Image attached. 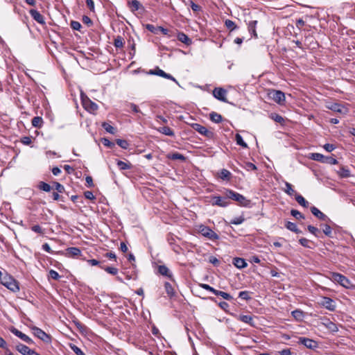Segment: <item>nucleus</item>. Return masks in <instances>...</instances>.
<instances>
[{"instance_id": "nucleus-1", "label": "nucleus", "mask_w": 355, "mask_h": 355, "mask_svg": "<svg viewBox=\"0 0 355 355\" xmlns=\"http://www.w3.org/2000/svg\"><path fill=\"white\" fill-rule=\"evenodd\" d=\"M0 282L2 285L12 292L19 291L18 282L10 275L0 272Z\"/></svg>"}, {"instance_id": "nucleus-2", "label": "nucleus", "mask_w": 355, "mask_h": 355, "mask_svg": "<svg viewBox=\"0 0 355 355\" xmlns=\"http://www.w3.org/2000/svg\"><path fill=\"white\" fill-rule=\"evenodd\" d=\"M225 196L228 199H232L236 202H237L239 205L248 207L250 204V200H248L245 196L243 195L229 189H225L224 191Z\"/></svg>"}, {"instance_id": "nucleus-3", "label": "nucleus", "mask_w": 355, "mask_h": 355, "mask_svg": "<svg viewBox=\"0 0 355 355\" xmlns=\"http://www.w3.org/2000/svg\"><path fill=\"white\" fill-rule=\"evenodd\" d=\"M309 158L321 163L329 164L332 165L338 164V160L336 159L331 157H327L318 153H311Z\"/></svg>"}, {"instance_id": "nucleus-4", "label": "nucleus", "mask_w": 355, "mask_h": 355, "mask_svg": "<svg viewBox=\"0 0 355 355\" xmlns=\"http://www.w3.org/2000/svg\"><path fill=\"white\" fill-rule=\"evenodd\" d=\"M198 232L203 236L209 239L211 241H216L219 239V236L207 226L203 225H200L198 228Z\"/></svg>"}, {"instance_id": "nucleus-5", "label": "nucleus", "mask_w": 355, "mask_h": 355, "mask_svg": "<svg viewBox=\"0 0 355 355\" xmlns=\"http://www.w3.org/2000/svg\"><path fill=\"white\" fill-rule=\"evenodd\" d=\"M331 279L334 282L338 283L346 288H349L352 286L350 281L342 274L334 272L332 273Z\"/></svg>"}, {"instance_id": "nucleus-6", "label": "nucleus", "mask_w": 355, "mask_h": 355, "mask_svg": "<svg viewBox=\"0 0 355 355\" xmlns=\"http://www.w3.org/2000/svg\"><path fill=\"white\" fill-rule=\"evenodd\" d=\"M191 127L196 132H198L200 135L206 137L208 139H213L214 137V132L208 130L206 127H205L199 123H193V124H191Z\"/></svg>"}, {"instance_id": "nucleus-7", "label": "nucleus", "mask_w": 355, "mask_h": 355, "mask_svg": "<svg viewBox=\"0 0 355 355\" xmlns=\"http://www.w3.org/2000/svg\"><path fill=\"white\" fill-rule=\"evenodd\" d=\"M33 334L35 336L37 337L39 339L42 340L43 342L46 343H49L51 341V336L45 333L42 329H40L37 327H31Z\"/></svg>"}, {"instance_id": "nucleus-8", "label": "nucleus", "mask_w": 355, "mask_h": 355, "mask_svg": "<svg viewBox=\"0 0 355 355\" xmlns=\"http://www.w3.org/2000/svg\"><path fill=\"white\" fill-rule=\"evenodd\" d=\"M270 98L272 99L275 103L283 105L286 101L285 94L280 90H272L270 94Z\"/></svg>"}, {"instance_id": "nucleus-9", "label": "nucleus", "mask_w": 355, "mask_h": 355, "mask_svg": "<svg viewBox=\"0 0 355 355\" xmlns=\"http://www.w3.org/2000/svg\"><path fill=\"white\" fill-rule=\"evenodd\" d=\"M82 103L86 110L89 112H94L98 110V105L92 101L87 96H81Z\"/></svg>"}, {"instance_id": "nucleus-10", "label": "nucleus", "mask_w": 355, "mask_h": 355, "mask_svg": "<svg viewBox=\"0 0 355 355\" xmlns=\"http://www.w3.org/2000/svg\"><path fill=\"white\" fill-rule=\"evenodd\" d=\"M212 199L214 201L211 202V205L214 206L216 205L220 207H226L230 204L226 196L225 197L212 196Z\"/></svg>"}, {"instance_id": "nucleus-11", "label": "nucleus", "mask_w": 355, "mask_h": 355, "mask_svg": "<svg viewBox=\"0 0 355 355\" xmlns=\"http://www.w3.org/2000/svg\"><path fill=\"white\" fill-rule=\"evenodd\" d=\"M17 350L23 355H40L35 350L30 349L28 346L19 343L16 346Z\"/></svg>"}, {"instance_id": "nucleus-12", "label": "nucleus", "mask_w": 355, "mask_h": 355, "mask_svg": "<svg viewBox=\"0 0 355 355\" xmlns=\"http://www.w3.org/2000/svg\"><path fill=\"white\" fill-rule=\"evenodd\" d=\"M299 343L311 349H313L318 347V343L316 341L305 337L300 338Z\"/></svg>"}, {"instance_id": "nucleus-13", "label": "nucleus", "mask_w": 355, "mask_h": 355, "mask_svg": "<svg viewBox=\"0 0 355 355\" xmlns=\"http://www.w3.org/2000/svg\"><path fill=\"white\" fill-rule=\"evenodd\" d=\"M227 94V91L221 87H216L213 90L214 96L218 100L223 102H227L225 95Z\"/></svg>"}, {"instance_id": "nucleus-14", "label": "nucleus", "mask_w": 355, "mask_h": 355, "mask_svg": "<svg viewBox=\"0 0 355 355\" xmlns=\"http://www.w3.org/2000/svg\"><path fill=\"white\" fill-rule=\"evenodd\" d=\"M10 331L13 334H15L16 336H17L18 338H21L22 340L26 342V343H28V344L33 343V340L30 337H28L27 335H26L25 334H24L21 331H20L19 330H18L17 329L12 327L10 329Z\"/></svg>"}, {"instance_id": "nucleus-15", "label": "nucleus", "mask_w": 355, "mask_h": 355, "mask_svg": "<svg viewBox=\"0 0 355 355\" xmlns=\"http://www.w3.org/2000/svg\"><path fill=\"white\" fill-rule=\"evenodd\" d=\"M150 73L153 74V75L159 76L163 77L164 78L171 80L175 83H178L176 79L174 77H173L171 74L166 73V72H164L163 70L160 69L158 67L154 70H150Z\"/></svg>"}, {"instance_id": "nucleus-16", "label": "nucleus", "mask_w": 355, "mask_h": 355, "mask_svg": "<svg viewBox=\"0 0 355 355\" xmlns=\"http://www.w3.org/2000/svg\"><path fill=\"white\" fill-rule=\"evenodd\" d=\"M128 6L131 12H135V11L141 10H144V6L137 0H131L128 1Z\"/></svg>"}, {"instance_id": "nucleus-17", "label": "nucleus", "mask_w": 355, "mask_h": 355, "mask_svg": "<svg viewBox=\"0 0 355 355\" xmlns=\"http://www.w3.org/2000/svg\"><path fill=\"white\" fill-rule=\"evenodd\" d=\"M321 324L332 333H336L338 331L337 325L329 318L323 319Z\"/></svg>"}, {"instance_id": "nucleus-18", "label": "nucleus", "mask_w": 355, "mask_h": 355, "mask_svg": "<svg viewBox=\"0 0 355 355\" xmlns=\"http://www.w3.org/2000/svg\"><path fill=\"white\" fill-rule=\"evenodd\" d=\"M322 305L329 311H334L336 305L332 299L328 297H324L321 302Z\"/></svg>"}, {"instance_id": "nucleus-19", "label": "nucleus", "mask_w": 355, "mask_h": 355, "mask_svg": "<svg viewBox=\"0 0 355 355\" xmlns=\"http://www.w3.org/2000/svg\"><path fill=\"white\" fill-rule=\"evenodd\" d=\"M311 211L315 217L322 220H330V219L322 211H320L317 207H312Z\"/></svg>"}, {"instance_id": "nucleus-20", "label": "nucleus", "mask_w": 355, "mask_h": 355, "mask_svg": "<svg viewBox=\"0 0 355 355\" xmlns=\"http://www.w3.org/2000/svg\"><path fill=\"white\" fill-rule=\"evenodd\" d=\"M30 15L39 24H44L45 23L43 15H42L39 11L31 10Z\"/></svg>"}, {"instance_id": "nucleus-21", "label": "nucleus", "mask_w": 355, "mask_h": 355, "mask_svg": "<svg viewBox=\"0 0 355 355\" xmlns=\"http://www.w3.org/2000/svg\"><path fill=\"white\" fill-rule=\"evenodd\" d=\"M330 110L334 112L345 114L347 112V109L342 105L338 103H333L330 106L328 107Z\"/></svg>"}, {"instance_id": "nucleus-22", "label": "nucleus", "mask_w": 355, "mask_h": 355, "mask_svg": "<svg viewBox=\"0 0 355 355\" xmlns=\"http://www.w3.org/2000/svg\"><path fill=\"white\" fill-rule=\"evenodd\" d=\"M257 23L258 22H257V20L250 21L248 23V26L249 33L251 34V35L252 37H254L255 38L257 37V31H256V28H257Z\"/></svg>"}, {"instance_id": "nucleus-23", "label": "nucleus", "mask_w": 355, "mask_h": 355, "mask_svg": "<svg viewBox=\"0 0 355 355\" xmlns=\"http://www.w3.org/2000/svg\"><path fill=\"white\" fill-rule=\"evenodd\" d=\"M232 263L239 269L244 268L248 266L245 260L240 257L234 258Z\"/></svg>"}, {"instance_id": "nucleus-24", "label": "nucleus", "mask_w": 355, "mask_h": 355, "mask_svg": "<svg viewBox=\"0 0 355 355\" xmlns=\"http://www.w3.org/2000/svg\"><path fill=\"white\" fill-rule=\"evenodd\" d=\"M178 40L187 46L192 44L191 40L188 37V35L182 32L178 33Z\"/></svg>"}, {"instance_id": "nucleus-25", "label": "nucleus", "mask_w": 355, "mask_h": 355, "mask_svg": "<svg viewBox=\"0 0 355 355\" xmlns=\"http://www.w3.org/2000/svg\"><path fill=\"white\" fill-rule=\"evenodd\" d=\"M158 272L162 275L168 277L170 279H172V277H173V275L170 272L168 268L166 266H164V265L159 266V267H158Z\"/></svg>"}, {"instance_id": "nucleus-26", "label": "nucleus", "mask_w": 355, "mask_h": 355, "mask_svg": "<svg viewBox=\"0 0 355 355\" xmlns=\"http://www.w3.org/2000/svg\"><path fill=\"white\" fill-rule=\"evenodd\" d=\"M157 130L165 135L173 137L175 135L174 131L168 126L160 127Z\"/></svg>"}, {"instance_id": "nucleus-27", "label": "nucleus", "mask_w": 355, "mask_h": 355, "mask_svg": "<svg viewBox=\"0 0 355 355\" xmlns=\"http://www.w3.org/2000/svg\"><path fill=\"white\" fill-rule=\"evenodd\" d=\"M285 227L291 232L296 234H301L302 231L297 228V225L294 223L287 221L285 224Z\"/></svg>"}, {"instance_id": "nucleus-28", "label": "nucleus", "mask_w": 355, "mask_h": 355, "mask_svg": "<svg viewBox=\"0 0 355 355\" xmlns=\"http://www.w3.org/2000/svg\"><path fill=\"white\" fill-rule=\"evenodd\" d=\"M67 252L71 257H77L81 254V250L78 248L76 247L68 248L67 249Z\"/></svg>"}, {"instance_id": "nucleus-29", "label": "nucleus", "mask_w": 355, "mask_h": 355, "mask_svg": "<svg viewBox=\"0 0 355 355\" xmlns=\"http://www.w3.org/2000/svg\"><path fill=\"white\" fill-rule=\"evenodd\" d=\"M116 164L121 171L128 170L132 168V164L130 162H124L121 160H117Z\"/></svg>"}, {"instance_id": "nucleus-30", "label": "nucleus", "mask_w": 355, "mask_h": 355, "mask_svg": "<svg viewBox=\"0 0 355 355\" xmlns=\"http://www.w3.org/2000/svg\"><path fill=\"white\" fill-rule=\"evenodd\" d=\"M209 119L216 123H219L223 120L222 116L215 112H212L209 114Z\"/></svg>"}, {"instance_id": "nucleus-31", "label": "nucleus", "mask_w": 355, "mask_h": 355, "mask_svg": "<svg viewBox=\"0 0 355 355\" xmlns=\"http://www.w3.org/2000/svg\"><path fill=\"white\" fill-rule=\"evenodd\" d=\"M291 315L295 319H296L298 321L302 320L304 317V312L299 309L293 311L291 312Z\"/></svg>"}, {"instance_id": "nucleus-32", "label": "nucleus", "mask_w": 355, "mask_h": 355, "mask_svg": "<svg viewBox=\"0 0 355 355\" xmlns=\"http://www.w3.org/2000/svg\"><path fill=\"white\" fill-rule=\"evenodd\" d=\"M164 288H165V291H166V294L169 297H173L175 295V292L172 285L169 282H165Z\"/></svg>"}, {"instance_id": "nucleus-33", "label": "nucleus", "mask_w": 355, "mask_h": 355, "mask_svg": "<svg viewBox=\"0 0 355 355\" xmlns=\"http://www.w3.org/2000/svg\"><path fill=\"white\" fill-rule=\"evenodd\" d=\"M231 175V173L228 170L225 168L222 169L219 173L220 178H221L223 180H230Z\"/></svg>"}, {"instance_id": "nucleus-34", "label": "nucleus", "mask_w": 355, "mask_h": 355, "mask_svg": "<svg viewBox=\"0 0 355 355\" xmlns=\"http://www.w3.org/2000/svg\"><path fill=\"white\" fill-rule=\"evenodd\" d=\"M295 200L301 206L304 207H308L309 202L305 200V198L302 196L300 194H296Z\"/></svg>"}, {"instance_id": "nucleus-35", "label": "nucleus", "mask_w": 355, "mask_h": 355, "mask_svg": "<svg viewBox=\"0 0 355 355\" xmlns=\"http://www.w3.org/2000/svg\"><path fill=\"white\" fill-rule=\"evenodd\" d=\"M43 123V119L40 116H35L33 118L31 123L33 127L41 128Z\"/></svg>"}, {"instance_id": "nucleus-36", "label": "nucleus", "mask_w": 355, "mask_h": 355, "mask_svg": "<svg viewBox=\"0 0 355 355\" xmlns=\"http://www.w3.org/2000/svg\"><path fill=\"white\" fill-rule=\"evenodd\" d=\"M102 127L104 128V130L106 132H107L112 135H114L116 133V128H114L112 125H111L108 123H106V122L103 123Z\"/></svg>"}, {"instance_id": "nucleus-37", "label": "nucleus", "mask_w": 355, "mask_h": 355, "mask_svg": "<svg viewBox=\"0 0 355 355\" xmlns=\"http://www.w3.org/2000/svg\"><path fill=\"white\" fill-rule=\"evenodd\" d=\"M239 320L243 322L253 325V318L250 315H241L239 317Z\"/></svg>"}, {"instance_id": "nucleus-38", "label": "nucleus", "mask_w": 355, "mask_h": 355, "mask_svg": "<svg viewBox=\"0 0 355 355\" xmlns=\"http://www.w3.org/2000/svg\"><path fill=\"white\" fill-rule=\"evenodd\" d=\"M338 173L340 177L345 178H348L351 175L350 171L345 167H342L340 171H338Z\"/></svg>"}, {"instance_id": "nucleus-39", "label": "nucleus", "mask_w": 355, "mask_h": 355, "mask_svg": "<svg viewBox=\"0 0 355 355\" xmlns=\"http://www.w3.org/2000/svg\"><path fill=\"white\" fill-rule=\"evenodd\" d=\"M225 25L230 31L238 28V26L236 25V24L230 19H226L225 21Z\"/></svg>"}, {"instance_id": "nucleus-40", "label": "nucleus", "mask_w": 355, "mask_h": 355, "mask_svg": "<svg viewBox=\"0 0 355 355\" xmlns=\"http://www.w3.org/2000/svg\"><path fill=\"white\" fill-rule=\"evenodd\" d=\"M215 295L217 296H220L223 299L227 300H232L233 299L232 296L230 295L229 293L223 292V291H218V290H216V293Z\"/></svg>"}, {"instance_id": "nucleus-41", "label": "nucleus", "mask_w": 355, "mask_h": 355, "mask_svg": "<svg viewBox=\"0 0 355 355\" xmlns=\"http://www.w3.org/2000/svg\"><path fill=\"white\" fill-rule=\"evenodd\" d=\"M116 143L123 149H128L129 147L128 142L125 139H116Z\"/></svg>"}, {"instance_id": "nucleus-42", "label": "nucleus", "mask_w": 355, "mask_h": 355, "mask_svg": "<svg viewBox=\"0 0 355 355\" xmlns=\"http://www.w3.org/2000/svg\"><path fill=\"white\" fill-rule=\"evenodd\" d=\"M321 226L323 227L322 231H323L324 234L329 237H332L331 227L327 224L322 225Z\"/></svg>"}, {"instance_id": "nucleus-43", "label": "nucleus", "mask_w": 355, "mask_h": 355, "mask_svg": "<svg viewBox=\"0 0 355 355\" xmlns=\"http://www.w3.org/2000/svg\"><path fill=\"white\" fill-rule=\"evenodd\" d=\"M245 220V218L243 216H238V217H235L234 218H232L231 220H230V224H233V225H240L241 223H243Z\"/></svg>"}, {"instance_id": "nucleus-44", "label": "nucleus", "mask_w": 355, "mask_h": 355, "mask_svg": "<svg viewBox=\"0 0 355 355\" xmlns=\"http://www.w3.org/2000/svg\"><path fill=\"white\" fill-rule=\"evenodd\" d=\"M236 144L243 148H248L247 144L243 141V137L239 134L235 136Z\"/></svg>"}, {"instance_id": "nucleus-45", "label": "nucleus", "mask_w": 355, "mask_h": 355, "mask_svg": "<svg viewBox=\"0 0 355 355\" xmlns=\"http://www.w3.org/2000/svg\"><path fill=\"white\" fill-rule=\"evenodd\" d=\"M285 187H286V189L284 190L285 193H286L289 196H293L295 191L293 189L292 184H290L289 182H286Z\"/></svg>"}, {"instance_id": "nucleus-46", "label": "nucleus", "mask_w": 355, "mask_h": 355, "mask_svg": "<svg viewBox=\"0 0 355 355\" xmlns=\"http://www.w3.org/2000/svg\"><path fill=\"white\" fill-rule=\"evenodd\" d=\"M38 187L40 189L46 192H49L51 189V187L50 186V184L44 182H40Z\"/></svg>"}, {"instance_id": "nucleus-47", "label": "nucleus", "mask_w": 355, "mask_h": 355, "mask_svg": "<svg viewBox=\"0 0 355 355\" xmlns=\"http://www.w3.org/2000/svg\"><path fill=\"white\" fill-rule=\"evenodd\" d=\"M123 39L121 37L118 36L114 39V45L116 48H121L123 46Z\"/></svg>"}, {"instance_id": "nucleus-48", "label": "nucleus", "mask_w": 355, "mask_h": 355, "mask_svg": "<svg viewBox=\"0 0 355 355\" xmlns=\"http://www.w3.org/2000/svg\"><path fill=\"white\" fill-rule=\"evenodd\" d=\"M127 106L128 107H130L134 113H140V114H143V113L141 112V111L139 110V107L136 104H135L133 103H128L127 104Z\"/></svg>"}, {"instance_id": "nucleus-49", "label": "nucleus", "mask_w": 355, "mask_h": 355, "mask_svg": "<svg viewBox=\"0 0 355 355\" xmlns=\"http://www.w3.org/2000/svg\"><path fill=\"white\" fill-rule=\"evenodd\" d=\"M101 268L103 270H105L107 272L111 274V275H115L117 274L118 272V269L116 268H114V267H110V266H107V267H103V266H101Z\"/></svg>"}, {"instance_id": "nucleus-50", "label": "nucleus", "mask_w": 355, "mask_h": 355, "mask_svg": "<svg viewBox=\"0 0 355 355\" xmlns=\"http://www.w3.org/2000/svg\"><path fill=\"white\" fill-rule=\"evenodd\" d=\"M70 348L76 355H85V354L76 345L70 344Z\"/></svg>"}, {"instance_id": "nucleus-51", "label": "nucleus", "mask_w": 355, "mask_h": 355, "mask_svg": "<svg viewBox=\"0 0 355 355\" xmlns=\"http://www.w3.org/2000/svg\"><path fill=\"white\" fill-rule=\"evenodd\" d=\"M170 158L174 160L180 159L181 161H184L186 159L185 157L179 153H174L171 156Z\"/></svg>"}, {"instance_id": "nucleus-52", "label": "nucleus", "mask_w": 355, "mask_h": 355, "mask_svg": "<svg viewBox=\"0 0 355 355\" xmlns=\"http://www.w3.org/2000/svg\"><path fill=\"white\" fill-rule=\"evenodd\" d=\"M307 229L309 231V232L313 234L314 236H315L316 237H319L318 234L320 233V231L317 227L309 225L307 226Z\"/></svg>"}, {"instance_id": "nucleus-53", "label": "nucleus", "mask_w": 355, "mask_h": 355, "mask_svg": "<svg viewBox=\"0 0 355 355\" xmlns=\"http://www.w3.org/2000/svg\"><path fill=\"white\" fill-rule=\"evenodd\" d=\"M291 214L293 217L296 218L297 219H304V215L296 209H292L291 211Z\"/></svg>"}, {"instance_id": "nucleus-54", "label": "nucleus", "mask_w": 355, "mask_h": 355, "mask_svg": "<svg viewBox=\"0 0 355 355\" xmlns=\"http://www.w3.org/2000/svg\"><path fill=\"white\" fill-rule=\"evenodd\" d=\"M49 277H50V278H51L53 279H55V280H58V279H59L60 278V275L55 270H51L49 272Z\"/></svg>"}, {"instance_id": "nucleus-55", "label": "nucleus", "mask_w": 355, "mask_h": 355, "mask_svg": "<svg viewBox=\"0 0 355 355\" xmlns=\"http://www.w3.org/2000/svg\"><path fill=\"white\" fill-rule=\"evenodd\" d=\"M188 2L189 3L191 8L193 10V12H198L201 10V7L199 5L195 3L191 0H189Z\"/></svg>"}, {"instance_id": "nucleus-56", "label": "nucleus", "mask_w": 355, "mask_h": 355, "mask_svg": "<svg viewBox=\"0 0 355 355\" xmlns=\"http://www.w3.org/2000/svg\"><path fill=\"white\" fill-rule=\"evenodd\" d=\"M271 118H272L275 121H276V122H277V123H284V118H283L282 116H280V115H279V114H272L271 115Z\"/></svg>"}, {"instance_id": "nucleus-57", "label": "nucleus", "mask_w": 355, "mask_h": 355, "mask_svg": "<svg viewBox=\"0 0 355 355\" xmlns=\"http://www.w3.org/2000/svg\"><path fill=\"white\" fill-rule=\"evenodd\" d=\"M200 286L207 291H209L211 293H213L214 295L216 294V289H215L214 288L211 287V286L208 285V284H200Z\"/></svg>"}, {"instance_id": "nucleus-58", "label": "nucleus", "mask_w": 355, "mask_h": 355, "mask_svg": "<svg viewBox=\"0 0 355 355\" xmlns=\"http://www.w3.org/2000/svg\"><path fill=\"white\" fill-rule=\"evenodd\" d=\"M70 26L71 28L75 31H80L82 27L80 22L77 21H71Z\"/></svg>"}, {"instance_id": "nucleus-59", "label": "nucleus", "mask_w": 355, "mask_h": 355, "mask_svg": "<svg viewBox=\"0 0 355 355\" xmlns=\"http://www.w3.org/2000/svg\"><path fill=\"white\" fill-rule=\"evenodd\" d=\"M239 297H240L243 300H248L250 299V297L249 295V292L247 291H241L239 293Z\"/></svg>"}, {"instance_id": "nucleus-60", "label": "nucleus", "mask_w": 355, "mask_h": 355, "mask_svg": "<svg viewBox=\"0 0 355 355\" xmlns=\"http://www.w3.org/2000/svg\"><path fill=\"white\" fill-rule=\"evenodd\" d=\"M310 241L308 240L306 238H301L300 240H299V243L304 248H310V245H309V243H310Z\"/></svg>"}, {"instance_id": "nucleus-61", "label": "nucleus", "mask_w": 355, "mask_h": 355, "mask_svg": "<svg viewBox=\"0 0 355 355\" xmlns=\"http://www.w3.org/2000/svg\"><path fill=\"white\" fill-rule=\"evenodd\" d=\"M55 188L58 193H63L64 191V187L62 184L59 182H55L54 183Z\"/></svg>"}, {"instance_id": "nucleus-62", "label": "nucleus", "mask_w": 355, "mask_h": 355, "mask_svg": "<svg viewBox=\"0 0 355 355\" xmlns=\"http://www.w3.org/2000/svg\"><path fill=\"white\" fill-rule=\"evenodd\" d=\"M146 28L151 33H157V31L158 30V26L155 27L153 24H148L146 25Z\"/></svg>"}, {"instance_id": "nucleus-63", "label": "nucleus", "mask_w": 355, "mask_h": 355, "mask_svg": "<svg viewBox=\"0 0 355 355\" xmlns=\"http://www.w3.org/2000/svg\"><path fill=\"white\" fill-rule=\"evenodd\" d=\"M102 142L104 146L109 148H112L114 146V144L113 142L110 141L108 139L106 138L103 139Z\"/></svg>"}, {"instance_id": "nucleus-64", "label": "nucleus", "mask_w": 355, "mask_h": 355, "mask_svg": "<svg viewBox=\"0 0 355 355\" xmlns=\"http://www.w3.org/2000/svg\"><path fill=\"white\" fill-rule=\"evenodd\" d=\"M85 181H86V185L87 187L91 188L94 186V183H93V179L91 176H87L85 178Z\"/></svg>"}]
</instances>
